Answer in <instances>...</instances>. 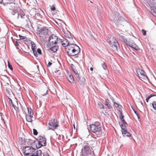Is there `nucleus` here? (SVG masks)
I'll use <instances>...</instances> for the list:
<instances>
[{
  "label": "nucleus",
  "mask_w": 156,
  "mask_h": 156,
  "mask_svg": "<svg viewBox=\"0 0 156 156\" xmlns=\"http://www.w3.org/2000/svg\"><path fill=\"white\" fill-rule=\"evenodd\" d=\"M33 131L34 134L35 135H37L38 134V132L37 130L35 129H34Z\"/></svg>",
  "instance_id": "obj_46"
},
{
  "label": "nucleus",
  "mask_w": 156,
  "mask_h": 156,
  "mask_svg": "<svg viewBox=\"0 0 156 156\" xmlns=\"http://www.w3.org/2000/svg\"><path fill=\"white\" fill-rule=\"evenodd\" d=\"M121 17L119 15L118 13H117L116 14V16L114 18V22L115 23H117L119 20H121Z\"/></svg>",
  "instance_id": "obj_20"
},
{
  "label": "nucleus",
  "mask_w": 156,
  "mask_h": 156,
  "mask_svg": "<svg viewBox=\"0 0 156 156\" xmlns=\"http://www.w3.org/2000/svg\"><path fill=\"white\" fill-rule=\"evenodd\" d=\"M48 29L46 27L41 28L38 32L37 35L40 37H46L48 34Z\"/></svg>",
  "instance_id": "obj_8"
},
{
  "label": "nucleus",
  "mask_w": 156,
  "mask_h": 156,
  "mask_svg": "<svg viewBox=\"0 0 156 156\" xmlns=\"http://www.w3.org/2000/svg\"><path fill=\"white\" fill-rule=\"evenodd\" d=\"M37 144H36L37 147V148H39L43 146L41 145V143L39 141H37Z\"/></svg>",
  "instance_id": "obj_37"
},
{
  "label": "nucleus",
  "mask_w": 156,
  "mask_h": 156,
  "mask_svg": "<svg viewBox=\"0 0 156 156\" xmlns=\"http://www.w3.org/2000/svg\"><path fill=\"white\" fill-rule=\"evenodd\" d=\"M51 9L52 11H54L55 9V8L54 5H52L51 7Z\"/></svg>",
  "instance_id": "obj_49"
},
{
  "label": "nucleus",
  "mask_w": 156,
  "mask_h": 156,
  "mask_svg": "<svg viewBox=\"0 0 156 156\" xmlns=\"http://www.w3.org/2000/svg\"><path fill=\"white\" fill-rule=\"evenodd\" d=\"M1 119H2L4 121V119L3 118V117L2 115H1Z\"/></svg>",
  "instance_id": "obj_55"
},
{
  "label": "nucleus",
  "mask_w": 156,
  "mask_h": 156,
  "mask_svg": "<svg viewBox=\"0 0 156 156\" xmlns=\"http://www.w3.org/2000/svg\"><path fill=\"white\" fill-rule=\"evenodd\" d=\"M15 45L16 46H19V45L18 42L17 41H16L15 43Z\"/></svg>",
  "instance_id": "obj_53"
},
{
  "label": "nucleus",
  "mask_w": 156,
  "mask_h": 156,
  "mask_svg": "<svg viewBox=\"0 0 156 156\" xmlns=\"http://www.w3.org/2000/svg\"><path fill=\"white\" fill-rule=\"evenodd\" d=\"M42 12L41 10L40 11L38 10L36 11L35 14L36 18L37 20H39L42 17Z\"/></svg>",
  "instance_id": "obj_14"
},
{
  "label": "nucleus",
  "mask_w": 156,
  "mask_h": 156,
  "mask_svg": "<svg viewBox=\"0 0 156 156\" xmlns=\"http://www.w3.org/2000/svg\"><path fill=\"white\" fill-rule=\"evenodd\" d=\"M50 151L48 150L45 151L43 153V156H50Z\"/></svg>",
  "instance_id": "obj_33"
},
{
  "label": "nucleus",
  "mask_w": 156,
  "mask_h": 156,
  "mask_svg": "<svg viewBox=\"0 0 156 156\" xmlns=\"http://www.w3.org/2000/svg\"><path fill=\"white\" fill-rule=\"evenodd\" d=\"M74 40L72 36L68 38L67 40L69 45H71L72 44H74L75 43Z\"/></svg>",
  "instance_id": "obj_23"
},
{
  "label": "nucleus",
  "mask_w": 156,
  "mask_h": 156,
  "mask_svg": "<svg viewBox=\"0 0 156 156\" xmlns=\"http://www.w3.org/2000/svg\"><path fill=\"white\" fill-rule=\"evenodd\" d=\"M2 1H3V0H0V3H2Z\"/></svg>",
  "instance_id": "obj_58"
},
{
  "label": "nucleus",
  "mask_w": 156,
  "mask_h": 156,
  "mask_svg": "<svg viewBox=\"0 0 156 156\" xmlns=\"http://www.w3.org/2000/svg\"><path fill=\"white\" fill-rule=\"evenodd\" d=\"M58 40V37L54 34H52L49 37L48 39L49 44L50 46L56 45L57 43Z\"/></svg>",
  "instance_id": "obj_6"
},
{
  "label": "nucleus",
  "mask_w": 156,
  "mask_h": 156,
  "mask_svg": "<svg viewBox=\"0 0 156 156\" xmlns=\"http://www.w3.org/2000/svg\"><path fill=\"white\" fill-rule=\"evenodd\" d=\"M92 152V151L87 145H85L81 150V154L84 156H87Z\"/></svg>",
  "instance_id": "obj_7"
},
{
  "label": "nucleus",
  "mask_w": 156,
  "mask_h": 156,
  "mask_svg": "<svg viewBox=\"0 0 156 156\" xmlns=\"http://www.w3.org/2000/svg\"><path fill=\"white\" fill-rule=\"evenodd\" d=\"M48 92V90H47L46 91V93H47Z\"/></svg>",
  "instance_id": "obj_62"
},
{
  "label": "nucleus",
  "mask_w": 156,
  "mask_h": 156,
  "mask_svg": "<svg viewBox=\"0 0 156 156\" xmlns=\"http://www.w3.org/2000/svg\"><path fill=\"white\" fill-rule=\"evenodd\" d=\"M101 66L103 69L105 70L107 69V66L105 65V63L103 62L101 64Z\"/></svg>",
  "instance_id": "obj_42"
},
{
  "label": "nucleus",
  "mask_w": 156,
  "mask_h": 156,
  "mask_svg": "<svg viewBox=\"0 0 156 156\" xmlns=\"http://www.w3.org/2000/svg\"><path fill=\"white\" fill-rule=\"evenodd\" d=\"M65 49L68 55L71 56H74L78 54L80 51V48L76 44L68 45Z\"/></svg>",
  "instance_id": "obj_2"
},
{
  "label": "nucleus",
  "mask_w": 156,
  "mask_h": 156,
  "mask_svg": "<svg viewBox=\"0 0 156 156\" xmlns=\"http://www.w3.org/2000/svg\"><path fill=\"white\" fill-rule=\"evenodd\" d=\"M114 105L116 107V108L118 109L120 108L122 106L121 105H119L117 103H116L115 102H114Z\"/></svg>",
  "instance_id": "obj_36"
},
{
  "label": "nucleus",
  "mask_w": 156,
  "mask_h": 156,
  "mask_svg": "<svg viewBox=\"0 0 156 156\" xmlns=\"http://www.w3.org/2000/svg\"><path fill=\"white\" fill-rule=\"evenodd\" d=\"M129 47H131V48H134V49L136 50H140L139 48L138 47V46L136 45V44H129V45H128Z\"/></svg>",
  "instance_id": "obj_25"
},
{
  "label": "nucleus",
  "mask_w": 156,
  "mask_h": 156,
  "mask_svg": "<svg viewBox=\"0 0 156 156\" xmlns=\"http://www.w3.org/2000/svg\"><path fill=\"white\" fill-rule=\"evenodd\" d=\"M8 67L11 70H12L13 69V68L11 66V65L10 64V63L8 61Z\"/></svg>",
  "instance_id": "obj_47"
},
{
  "label": "nucleus",
  "mask_w": 156,
  "mask_h": 156,
  "mask_svg": "<svg viewBox=\"0 0 156 156\" xmlns=\"http://www.w3.org/2000/svg\"><path fill=\"white\" fill-rule=\"evenodd\" d=\"M28 113L29 114V115H30V112L31 113H33L31 111V109H29V108L28 109Z\"/></svg>",
  "instance_id": "obj_51"
},
{
  "label": "nucleus",
  "mask_w": 156,
  "mask_h": 156,
  "mask_svg": "<svg viewBox=\"0 0 156 156\" xmlns=\"http://www.w3.org/2000/svg\"><path fill=\"white\" fill-rule=\"evenodd\" d=\"M52 63L50 62H49L48 63V64L47 65V66L48 67H50L51 65H52Z\"/></svg>",
  "instance_id": "obj_52"
},
{
  "label": "nucleus",
  "mask_w": 156,
  "mask_h": 156,
  "mask_svg": "<svg viewBox=\"0 0 156 156\" xmlns=\"http://www.w3.org/2000/svg\"><path fill=\"white\" fill-rule=\"evenodd\" d=\"M19 36L20 38V40H23L24 41H26L27 40V38L24 36H22L20 35H19Z\"/></svg>",
  "instance_id": "obj_35"
},
{
  "label": "nucleus",
  "mask_w": 156,
  "mask_h": 156,
  "mask_svg": "<svg viewBox=\"0 0 156 156\" xmlns=\"http://www.w3.org/2000/svg\"><path fill=\"white\" fill-rule=\"evenodd\" d=\"M150 9L152 14L156 17V7L154 8L152 6H151Z\"/></svg>",
  "instance_id": "obj_22"
},
{
  "label": "nucleus",
  "mask_w": 156,
  "mask_h": 156,
  "mask_svg": "<svg viewBox=\"0 0 156 156\" xmlns=\"http://www.w3.org/2000/svg\"><path fill=\"white\" fill-rule=\"evenodd\" d=\"M99 107L100 109H104V106L101 102H99L98 104Z\"/></svg>",
  "instance_id": "obj_43"
},
{
  "label": "nucleus",
  "mask_w": 156,
  "mask_h": 156,
  "mask_svg": "<svg viewBox=\"0 0 156 156\" xmlns=\"http://www.w3.org/2000/svg\"><path fill=\"white\" fill-rule=\"evenodd\" d=\"M146 99H147L149 100V99L150 98H148V97H147V98Z\"/></svg>",
  "instance_id": "obj_60"
},
{
  "label": "nucleus",
  "mask_w": 156,
  "mask_h": 156,
  "mask_svg": "<svg viewBox=\"0 0 156 156\" xmlns=\"http://www.w3.org/2000/svg\"><path fill=\"white\" fill-rule=\"evenodd\" d=\"M124 117V116L123 115H122V112H121L120 119L122 123H123V124H126V121H125L124 119H123Z\"/></svg>",
  "instance_id": "obj_31"
},
{
  "label": "nucleus",
  "mask_w": 156,
  "mask_h": 156,
  "mask_svg": "<svg viewBox=\"0 0 156 156\" xmlns=\"http://www.w3.org/2000/svg\"><path fill=\"white\" fill-rule=\"evenodd\" d=\"M37 52L40 55H41L42 53L41 50L40 48H38L37 49Z\"/></svg>",
  "instance_id": "obj_48"
},
{
  "label": "nucleus",
  "mask_w": 156,
  "mask_h": 156,
  "mask_svg": "<svg viewBox=\"0 0 156 156\" xmlns=\"http://www.w3.org/2000/svg\"><path fill=\"white\" fill-rule=\"evenodd\" d=\"M132 108L133 111H134V113L137 115V117L138 118V119H140L139 115V114L137 112L136 110H135L134 109L133 107H132Z\"/></svg>",
  "instance_id": "obj_44"
},
{
  "label": "nucleus",
  "mask_w": 156,
  "mask_h": 156,
  "mask_svg": "<svg viewBox=\"0 0 156 156\" xmlns=\"http://www.w3.org/2000/svg\"><path fill=\"white\" fill-rule=\"evenodd\" d=\"M110 45L115 50H118L119 45L115 38L113 37L111 40L108 41Z\"/></svg>",
  "instance_id": "obj_5"
},
{
  "label": "nucleus",
  "mask_w": 156,
  "mask_h": 156,
  "mask_svg": "<svg viewBox=\"0 0 156 156\" xmlns=\"http://www.w3.org/2000/svg\"><path fill=\"white\" fill-rule=\"evenodd\" d=\"M11 106H12L15 110L16 111H17L19 110V108L15 106L13 103L12 101H10V102L9 103Z\"/></svg>",
  "instance_id": "obj_32"
},
{
  "label": "nucleus",
  "mask_w": 156,
  "mask_h": 156,
  "mask_svg": "<svg viewBox=\"0 0 156 156\" xmlns=\"http://www.w3.org/2000/svg\"><path fill=\"white\" fill-rule=\"evenodd\" d=\"M31 48L33 52L34 55L36 57H37L38 55L37 53V52L35 50V46L34 44H32Z\"/></svg>",
  "instance_id": "obj_21"
},
{
  "label": "nucleus",
  "mask_w": 156,
  "mask_h": 156,
  "mask_svg": "<svg viewBox=\"0 0 156 156\" xmlns=\"http://www.w3.org/2000/svg\"><path fill=\"white\" fill-rule=\"evenodd\" d=\"M118 37L119 40L122 41H123L127 45H129V42L127 41L124 36L121 34H119Z\"/></svg>",
  "instance_id": "obj_12"
},
{
  "label": "nucleus",
  "mask_w": 156,
  "mask_h": 156,
  "mask_svg": "<svg viewBox=\"0 0 156 156\" xmlns=\"http://www.w3.org/2000/svg\"><path fill=\"white\" fill-rule=\"evenodd\" d=\"M61 43L62 45L64 47H67L68 45H70L67 39H64L61 41Z\"/></svg>",
  "instance_id": "obj_18"
},
{
  "label": "nucleus",
  "mask_w": 156,
  "mask_h": 156,
  "mask_svg": "<svg viewBox=\"0 0 156 156\" xmlns=\"http://www.w3.org/2000/svg\"><path fill=\"white\" fill-rule=\"evenodd\" d=\"M90 130L94 133L93 134L94 138L96 139L100 137L102 135L101 126L100 123L96 122L90 126Z\"/></svg>",
  "instance_id": "obj_1"
},
{
  "label": "nucleus",
  "mask_w": 156,
  "mask_h": 156,
  "mask_svg": "<svg viewBox=\"0 0 156 156\" xmlns=\"http://www.w3.org/2000/svg\"><path fill=\"white\" fill-rule=\"evenodd\" d=\"M61 70H57L56 71H55V72L56 73V75L57 76H60V75H61Z\"/></svg>",
  "instance_id": "obj_39"
},
{
  "label": "nucleus",
  "mask_w": 156,
  "mask_h": 156,
  "mask_svg": "<svg viewBox=\"0 0 156 156\" xmlns=\"http://www.w3.org/2000/svg\"><path fill=\"white\" fill-rule=\"evenodd\" d=\"M152 105L154 109L156 110V101H153L152 103Z\"/></svg>",
  "instance_id": "obj_41"
},
{
  "label": "nucleus",
  "mask_w": 156,
  "mask_h": 156,
  "mask_svg": "<svg viewBox=\"0 0 156 156\" xmlns=\"http://www.w3.org/2000/svg\"><path fill=\"white\" fill-rule=\"evenodd\" d=\"M46 94H42V95L43 96H44V95H45Z\"/></svg>",
  "instance_id": "obj_61"
},
{
  "label": "nucleus",
  "mask_w": 156,
  "mask_h": 156,
  "mask_svg": "<svg viewBox=\"0 0 156 156\" xmlns=\"http://www.w3.org/2000/svg\"><path fill=\"white\" fill-rule=\"evenodd\" d=\"M9 98V103L10 102V101H12V100L10 98Z\"/></svg>",
  "instance_id": "obj_57"
},
{
  "label": "nucleus",
  "mask_w": 156,
  "mask_h": 156,
  "mask_svg": "<svg viewBox=\"0 0 156 156\" xmlns=\"http://www.w3.org/2000/svg\"><path fill=\"white\" fill-rule=\"evenodd\" d=\"M16 5L15 3H11L7 4V6L9 9L12 10L13 12L12 13V14L14 15L15 13L17 12L18 10L20 9L18 7H15Z\"/></svg>",
  "instance_id": "obj_9"
},
{
  "label": "nucleus",
  "mask_w": 156,
  "mask_h": 156,
  "mask_svg": "<svg viewBox=\"0 0 156 156\" xmlns=\"http://www.w3.org/2000/svg\"><path fill=\"white\" fill-rule=\"evenodd\" d=\"M46 139L44 137L40 136L39 137V141L41 143L43 146H46Z\"/></svg>",
  "instance_id": "obj_15"
},
{
  "label": "nucleus",
  "mask_w": 156,
  "mask_h": 156,
  "mask_svg": "<svg viewBox=\"0 0 156 156\" xmlns=\"http://www.w3.org/2000/svg\"><path fill=\"white\" fill-rule=\"evenodd\" d=\"M51 46V47L50 48V50L51 51H53L54 52H56L58 48V46L54 45Z\"/></svg>",
  "instance_id": "obj_28"
},
{
  "label": "nucleus",
  "mask_w": 156,
  "mask_h": 156,
  "mask_svg": "<svg viewBox=\"0 0 156 156\" xmlns=\"http://www.w3.org/2000/svg\"><path fill=\"white\" fill-rule=\"evenodd\" d=\"M136 72L138 77L140 78L144 79L146 76L145 75L144 72L142 69H138L136 70Z\"/></svg>",
  "instance_id": "obj_10"
},
{
  "label": "nucleus",
  "mask_w": 156,
  "mask_h": 156,
  "mask_svg": "<svg viewBox=\"0 0 156 156\" xmlns=\"http://www.w3.org/2000/svg\"><path fill=\"white\" fill-rule=\"evenodd\" d=\"M141 104H142V105H143V103H141Z\"/></svg>",
  "instance_id": "obj_63"
},
{
  "label": "nucleus",
  "mask_w": 156,
  "mask_h": 156,
  "mask_svg": "<svg viewBox=\"0 0 156 156\" xmlns=\"http://www.w3.org/2000/svg\"><path fill=\"white\" fill-rule=\"evenodd\" d=\"M65 36L68 38H69L72 36L71 35L70 33L68 32L66 33H65Z\"/></svg>",
  "instance_id": "obj_38"
},
{
  "label": "nucleus",
  "mask_w": 156,
  "mask_h": 156,
  "mask_svg": "<svg viewBox=\"0 0 156 156\" xmlns=\"http://www.w3.org/2000/svg\"><path fill=\"white\" fill-rule=\"evenodd\" d=\"M118 37L119 40L122 41H123L127 45H129V42L127 41L124 36L121 34H119Z\"/></svg>",
  "instance_id": "obj_11"
},
{
  "label": "nucleus",
  "mask_w": 156,
  "mask_h": 156,
  "mask_svg": "<svg viewBox=\"0 0 156 156\" xmlns=\"http://www.w3.org/2000/svg\"><path fill=\"white\" fill-rule=\"evenodd\" d=\"M105 105H106L108 109H111L113 108V106L111 105L110 101L108 99H105Z\"/></svg>",
  "instance_id": "obj_19"
},
{
  "label": "nucleus",
  "mask_w": 156,
  "mask_h": 156,
  "mask_svg": "<svg viewBox=\"0 0 156 156\" xmlns=\"http://www.w3.org/2000/svg\"><path fill=\"white\" fill-rule=\"evenodd\" d=\"M37 141L35 140H34L31 145V148H33L34 149H37Z\"/></svg>",
  "instance_id": "obj_30"
},
{
  "label": "nucleus",
  "mask_w": 156,
  "mask_h": 156,
  "mask_svg": "<svg viewBox=\"0 0 156 156\" xmlns=\"http://www.w3.org/2000/svg\"><path fill=\"white\" fill-rule=\"evenodd\" d=\"M23 153L25 156H31L36 153V150L30 147H26L23 149Z\"/></svg>",
  "instance_id": "obj_4"
},
{
  "label": "nucleus",
  "mask_w": 156,
  "mask_h": 156,
  "mask_svg": "<svg viewBox=\"0 0 156 156\" xmlns=\"http://www.w3.org/2000/svg\"><path fill=\"white\" fill-rule=\"evenodd\" d=\"M33 141L31 139H29L28 141L27 142V144L28 145H31Z\"/></svg>",
  "instance_id": "obj_45"
},
{
  "label": "nucleus",
  "mask_w": 156,
  "mask_h": 156,
  "mask_svg": "<svg viewBox=\"0 0 156 156\" xmlns=\"http://www.w3.org/2000/svg\"><path fill=\"white\" fill-rule=\"evenodd\" d=\"M58 124L59 122L57 119L55 118L52 119L49 121L48 124L49 125L48 129L54 130L55 129L59 126Z\"/></svg>",
  "instance_id": "obj_3"
},
{
  "label": "nucleus",
  "mask_w": 156,
  "mask_h": 156,
  "mask_svg": "<svg viewBox=\"0 0 156 156\" xmlns=\"http://www.w3.org/2000/svg\"><path fill=\"white\" fill-rule=\"evenodd\" d=\"M122 135L124 137H129L131 136L129 132H128L127 130L126 131H122Z\"/></svg>",
  "instance_id": "obj_26"
},
{
  "label": "nucleus",
  "mask_w": 156,
  "mask_h": 156,
  "mask_svg": "<svg viewBox=\"0 0 156 156\" xmlns=\"http://www.w3.org/2000/svg\"><path fill=\"white\" fill-rule=\"evenodd\" d=\"M90 70L91 71H92L93 70V68H92V67H90Z\"/></svg>",
  "instance_id": "obj_56"
},
{
  "label": "nucleus",
  "mask_w": 156,
  "mask_h": 156,
  "mask_svg": "<svg viewBox=\"0 0 156 156\" xmlns=\"http://www.w3.org/2000/svg\"><path fill=\"white\" fill-rule=\"evenodd\" d=\"M30 115H27L26 116V118L27 121L29 122H32V118L33 117V113H30Z\"/></svg>",
  "instance_id": "obj_16"
},
{
  "label": "nucleus",
  "mask_w": 156,
  "mask_h": 156,
  "mask_svg": "<svg viewBox=\"0 0 156 156\" xmlns=\"http://www.w3.org/2000/svg\"><path fill=\"white\" fill-rule=\"evenodd\" d=\"M142 32L143 35H146V32L143 29L142 30Z\"/></svg>",
  "instance_id": "obj_50"
},
{
  "label": "nucleus",
  "mask_w": 156,
  "mask_h": 156,
  "mask_svg": "<svg viewBox=\"0 0 156 156\" xmlns=\"http://www.w3.org/2000/svg\"><path fill=\"white\" fill-rule=\"evenodd\" d=\"M20 12L17 13L18 15V19L20 18H24L25 16L24 12L23 10H20Z\"/></svg>",
  "instance_id": "obj_17"
},
{
  "label": "nucleus",
  "mask_w": 156,
  "mask_h": 156,
  "mask_svg": "<svg viewBox=\"0 0 156 156\" xmlns=\"http://www.w3.org/2000/svg\"><path fill=\"white\" fill-rule=\"evenodd\" d=\"M76 79L80 85H83L84 84L86 80L83 77H80V76L79 77H76Z\"/></svg>",
  "instance_id": "obj_13"
},
{
  "label": "nucleus",
  "mask_w": 156,
  "mask_h": 156,
  "mask_svg": "<svg viewBox=\"0 0 156 156\" xmlns=\"http://www.w3.org/2000/svg\"><path fill=\"white\" fill-rule=\"evenodd\" d=\"M149 100L146 99V101L147 102Z\"/></svg>",
  "instance_id": "obj_59"
},
{
  "label": "nucleus",
  "mask_w": 156,
  "mask_h": 156,
  "mask_svg": "<svg viewBox=\"0 0 156 156\" xmlns=\"http://www.w3.org/2000/svg\"><path fill=\"white\" fill-rule=\"evenodd\" d=\"M120 126L121 129H122V130H121L122 132L126 130V125H127V124L126 123V124H123V123L122 124V122H121V124L120 123Z\"/></svg>",
  "instance_id": "obj_27"
},
{
  "label": "nucleus",
  "mask_w": 156,
  "mask_h": 156,
  "mask_svg": "<svg viewBox=\"0 0 156 156\" xmlns=\"http://www.w3.org/2000/svg\"><path fill=\"white\" fill-rule=\"evenodd\" d=\"M72 70L75 74V76L76 78L79 77V76H80V72L76 69H74L73 67H72Z\"/></svg>",
  "instance_id": "obj_24"
},
{
  "label": "nucleus",
  "mask_w": 156,
  "mask_h": 156,
  "mask_svg": "<svg viewBox=\"0 0 156 156\" xmlns=\"http://www.w3.org/2000/svg\"><path fill=\"white\" fill-rule=\"evenodd\" d=\"M154 96V95H153L152 94H151L149 96H148L147 97H148V98H150Z\"/></svg>",
  "instance_id": "obj_54"
},
{
  "label": "nucleus",
  "mask_w": 156,
  "mask_h": 156,
  "mask_svg": "<svg viewBox=\"0 0 156 156\" xmlns=\"http://www.w3.org/2000/svg\"><path fill=\"white\" fill-rule=\"evenodd\" d=\"M147 1L150 6H151V5H153L154 3V0H147Z\"/></svg>",
  "instance_id": "obj_34"
},
{
  "label": "nucleus",
  "mask_w": 156,
  "mask_h": 156,
  "mask_svg": "<svg viewBox=\"0 0 156 156\" xmlns=\"http://www.w3.org/2000/svg\"><path fill=\"white\" fill-rule=\"evenodd\" d=\"M5 90L6 91L8 92V93L9 94H11V93H12V91L11 89H9V88L6 87L5 88Z\"/></svg>",
  "instance_id": "obj_40"
},
{
  "label": "nucleus",
  "mask_w": 156,
  "mask_h": 156,
  "mask_svg": "<svg viewBox=\"0 0 156 156\" xmlns=\"http://www.w3.org/2000/svg\"><path fill=\"white\" fill-rule=\"evenodd\" d=\"M68 80L70 83H74V78L72 75H69L68 77Z\"/></svg>",
  "instance_id": "obj_29"
}]
</instances>
